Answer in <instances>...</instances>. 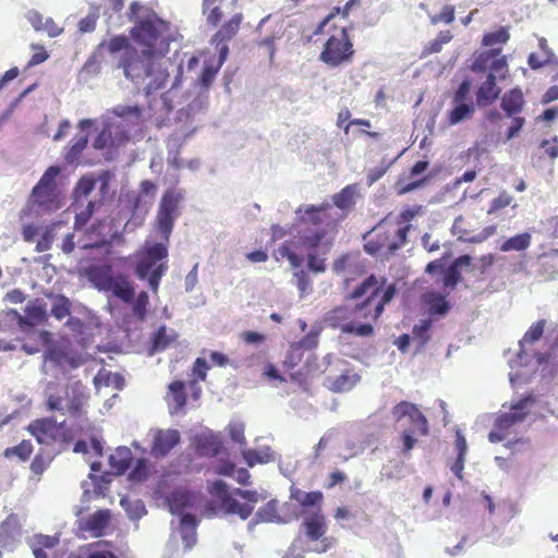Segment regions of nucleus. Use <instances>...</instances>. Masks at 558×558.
I'll list each match as a JSON object with an SVG mask.
<instances>
[{
    "label": "nucleus",
    "instance_id": "obj_3",
    "mask_svg": "<svg viewBox=\"0 0 558 558\" xmlns=\"http://www.w3.org/2000/svg\"><path fill=\"white\" fill-rule=\"evenodd\" d=\"M210 493L218 498L219 507L226 514H236L242 520H246L252 514L254 505L265 498L256 490H229L228 484L221 480L211 484Z\"/></svg>",
    "mask_w": 558,
    "mask_h": 558
},
{
    "label": "nucleus",
    "instance_id": "obj_44",
    "mask_svg": "<svg viewBox=\"0 0 558 558\" xmlns=\"http://www.w3.org/2000/svg\"><path fill=\"white\" fill-rule=\"evenodd\" d=\"M229 436L235 444H239L242 448L246 446V439L244 436L245 425L241 421H231L228 425Z\"/></svg>",
    "mask_w": 558,
    "mask_h": 558
},
{
    "label": "nucleus",
    "instance_id": "obj_19",
    "mask_svg": "<svg viewBox=\"0 0 558 558\" xmlns=\"http://www.w3.org/2000/svg\"><path fill=\"white\" fill-rule=\"evenodd\" d=\"M196 500V496L187 490H175L167 499L169 510L172 514L182 518L185 509L191 508Z\"/></svg>",
    "mask_w": 558,
    "mask_h": 558
},
{
    "label": "nucleus",
    "instance_id": "obj_22",
    "mask_svg": "<svg viewBox=\"0 0 558 558\" xmlns=\"http://www.w3.org/2000/svg\"><path fill=\"white\" fill-rule=\"evenodd\" d=\"M241 454L250 468L275 461V452L269 447H264L259 450L242 448Z\"/></svg>",
    "mask_w": 558,
    "mask_h": 558
},
{
    "label": "nucleus",
    "instance_id": "obj_57",
    "mask_svg": "<svg viewBox=\"0 0 558 558\" xmlns=\"http://www.w3.org/2000/svg\"><path fill=\"white\" fill-rule=\"evenodd\" d=\"M391 163H392V161L387 162V163L383 162L380 166L371 169L367 174V184L372 185L375 182H377L379 179H381L385 175V173L387 172V170Z\"/></svg>",
    "mask_w": 558,
    "mask_h": 558
},
{
    "label": "nucleus",
    "instance_id": "obj_20",
    "mask_svg": "<svg viewBox=\"0 0 558 558\" xmlns=\"http://www.w3.org/2000/svg\"><path fill=\"white\" fill-rule=\"evenodd\" d=\"M102 122V129L99 132V134L96 136V138L93 141V148L96 150H102L106 148L112 149V148H119L123 146L120 141H117L114 133L112 129L110 128L109 123L102 116L101 119Z\"/></svg>",
    "mask_w": 558,
    "mask_h": 558
},
{
    "label": "nucleus",
    "instance_id": "obj_35",
    "mask_svg": "<svg viewBox=\"0 0 558 558\" xmlns=\"http://www.w3.org/2000/svg\"><path fill=\"white\" fill-rule=\"evenodd\" d=\"M432 327L430 319H421L413 326V341L416 343L417 350L423 349L429 341L428 331Z\"/></svg>",
    "mask_w": 558,
    "mask_h": 558
},
{
    "label": "nucleus",
    "instance_id": "obj_38",
    "mask_svg": "<svg viewBox=\"0 0 558 558\" xmlns=\"http://www.w3.org/2000/svg\"><path fill=\"white\" fill-rule=\"evenodd\" d=\"M241 22L242 14H235L230 21L222 25L215 37L220 41L231 39L238 33Z\"/></svg>",
    "mask_w": 558,
    "mask_h": 558
},
{
    "label": "nucleus",
    "instance_id": "obj_12",
    "mask_svg": "<svg viewBox=\"0 0 558 558\" xmlns=\"http://www.w3.org/2000/svg\"><path fill=\"white\" fill-rule=\"evenodd\" d=\"M392 416L398 423L408 421L412 425L411 428L417 429L422 435H426L428 432V423L425 415L411 402L402 401L398 403L392 410Z\"/></svg>",
    "mask_w": 558,
    "mask_h": 558
},
{
    "label": "nucleus",
    "instance_id": "obj_32",
    "mask_svg": "<svg viewBox=\"0 0 558 558\" xmlns=\"http://www.w3.org/2000/svg\"><path fill=\"white\" fill-rule=\"evenodd\" d=\"M356 190V185H347L332 196L333 205L342 210L351 208L354 205Z\"/></svg>",
    "mask_w": 558,
    "mask_h": 558
},
{
    "label": "nucleus",
    "instance_id": "obj_4",
    "mask_svg": "<svg viewBox=\"0 0 558 558\" xmlns=\"http://www.w3.org/2000/svg\"><path fill=\"white\" fill-rule=\"evenodd\" d=\"M87 277L89 282L99 291L111 292L123 303L131 304L135 296L134 284L123 274L113 275L110 265L92 267Z\"/></svg>",
    "mask_w": 558,
    "mask_h": 558
},
{
    "label": "nucleus",
    "instance_id": "obj_58",
    "mask_svg": "<svg viewBox=\"0 0 558 558\" xmlns=\"http://www.w3.org/2000/svg\"><path fill=\"white\" fill-rule=\"evenodd\" d=\"M47 408L49 411L60 412L62 415L66 414V404L60 396L49 395L47 398Z\"/></svg>",
    "mask_w": 558,
    "mask_h": 558
},
{
    "label": "nucleus",
    "instance_id": "obj_54",
    "mask_svg": "<svg viewBox=\"0 0 558 558\" xmlns=\"http://www.w3.org/2000/svg\"><path fill=\"white\" fill-rule=\"evenodd\" d=\"M33 542L43 548L51 549L56 547L60 541L58 535L36 534L33 537Z\"/></svg>",
    "mask_w": 558,
    "mask_h": 558
},
{
    "label": "nucleus",
    "instance_id": "obj_8",
    "mask_svg": "<svg viewBox=\"0 0 558 558\" xmlns=\"http://www.w3.org/2000/svg\"><path fill=\"white\" fill-rule=\"evenodd\" d=\"M354 56L353 44L347 28H340L325 43L319 60L330 68H337L352 62Z\"/></svg>",
    "mask_w": 558,
    "mask_h": 558
},
{
    "label": "nucleus",
    "instance_id": "obj_50",
    "mask_svg": "<svg viewBox=\"0 0 558 558\" xmlns=\"http://www.w3.org/2000/svg\"><path fill=\"white\" fill-rule=\"evenodd\" d=\"M411 228H412V226L409 223V225H405L404 227L398 229V231H397L398 240L388 244V252L390 254H395L403 245H405V243L408 241V233Z\"/></svg>",
    "mask_w": 558,
    "mask_h": 558
},
{
    "label": "nucleus",
    "instance_id": "obj_21",
    "mask_svg": "<svg viewBox=\"0 0 558 558\" xmlns=\"http://www.w3.org/2000/svg\"><path fill=\"white\" fill-rule=\"evenodd\" d=\"M132 460L133 454L128 447H118L116 451L109 456V464L116 475H122L130 468Z\"/></svg>",
    "mask_w": 558,
    "mask_h": 558
},
{
    "label": "nucleus",
    "instance_id": "obj_62",
    "mask_svg": "<svg viewBox=\"0 0 558 558\" xmlns=\"http://www.w3.org/2000/svg\"><path fill=\"white\" fill-rule=\"evenodd\" d=\"M209 368L207 361L203 357H197L194 362L193 373L199 380L206 379V372Z\"/></svg>",
    "mask_w": 558,
    "mask_h": 558
},
{
    "label": "nucleus",
    "instance_id": "obj_39",
    "mask_svg": "<svg viewBox=\"0 0 558 558\" xmlns=\"http://www.w3.org/2000/svg\"><path fill=\"white\" fill-rule=\"evenodd\" d=\"M527 63L531 69L537 70L546 64L557 63V59L553 50H546L545 52H532L529 56Z\"/></svg>",
    "mask_w": 558,
    "mask_h": 558
},
{
    "label": "nucleus",
    "instance_id": "obj_16",
    "mask_svg": "<svg viewBox=\"0 0 558 558\" xmlns=\"http://www.w3.org/2000/svg\"><path fill=\"white\" fill-rule=\"evenodd\" d=\"M195 448L201 456L216 457L221 453L223 445L219 435L206 432L196 435Z\"/></svg>",
    "mask_w": 558,
    "mask_h": 558
},
{
    "label": "nucleus",
    "instance_id": "obj_61",
    "mask_svg": "<svg viewBox=\"0 0 558 558\" xmlns=\"http://www.w3.org/2000/svg\"><path fill=\"white\" fill-rule=\"evenodd\" d=\"M336 435V432L335 429H328L323 436L322 438L319 439L318 444L316 445L315 447V451H314V458L317 459L320 454V451L326 449V447L328 446V444L332 440V438L335 437Z\"/></svg>",
    "mask_w": 558,
    "mask_h": 558
},
{
    "label": "nucleus",
    "instance_id": "obj_6",
    "mask_svg": "<svg viewBox=\"0 0 558 558\" xmlns=\"http://www.w3.org/2000/svg\"><path fill=\"white\" fill-rule=\"evenodd\" d=\"M322 215L317 211L316 205H301L295 210V230L298 245L300 247H314L323 243L327 231L320 225Z\"/></svg>",
    "mask_w": 558,
    "mask_h": 558
},
{
    "label": "nucleus",
    "instance_id": "obj_40",
    "mask_svg": "<svg viewBox=\"0 0 558 558\" xmlns=\"http://www.w3.org/2000/svg\"><path fill=\"white\" fill-rule=\"evenodd\" d=\"M132 304V312L138 320H144L147 315V306L149 298L146 291H141L137 296H134Z\"/></svg>",
    "mask_w": 558,
    "mask_h": 558
},
{
    "label": "nucleus",
    "instance_id": "obj_45",
    "mask_svg": "<svg viewBox=\"0 0 558 558\" xmlns=\"http://www.w3.org/2000/svg\"><path fill=\"white\" fill-rule=\"evenodd\" d=\"M341 331L344 333H353L360 337H367L373 333L374 328L368 323L359 325H355L354 323H347L341 326Z\"/></svg>",
    "mask_w": 558,
    "mask_h": 558
},
{
    "label": "nucleus",
    "instance_id": "obj_59",
    "mask_svg": "<svg viewBox=\"0 0 558 558\" xmlns=\"http://www.w3.org/2000/svg\"><path fill=\"white\" fill-rule=\"evenodd\" d=\"M318 343V331H310L305 337H303L298 343V348H303L305 350L314 349Z\"/></svg>",
    "mask_w": 558,
    "mask_h": 558
},
{
    "label": "nucleus",
    "instance_id": "obj_41",
    "mask_svg": "<svg viewBox=\"0 0 558 558\" xmlns=\"http://www.w3.org/2000/svg\"><path fill=\"white\" fill-rule=\"evenodd\" d=\"M501 52L500 48H493L488 51L480 53L471 65L473 72H483L487 69L492 59L498 57Z\"/></svg>",
    "mask_w": 558,
    "mask_h": 558
},
{
    "label": "nucleus",
    "instance_id": "obj_18",
    "mask_svg": "<svg viewBox=\"0 0 558 558\" xmlns=\"http://www.w3.org/2000/svg\"><path fill=\"white\" fill-rule=\"evenodd\" d=\"M385 282L386 280L381 279V283L379 284L377 278L374 275H371L356 289L353 290V292L350 294V299H360L369 293L363 304V306H368L374 298L379 294V291L383 290Z\"/></svg>",
    "mask_w": 558,
    "mask_h": 558
},
{
    "label": "nucleus",
    "instance_id": "obj_23",
    "mask_svg": "<svg viewBox=\"0 0 558 558\" xmlns=\"http://www.w3.org/2000/svg\"><path fill=\"white\" fill-rule=\"evenodd\" d=\"M57 421L52 417L39 418L29 424L28 430L38 442L43 444L57 429Z\"/></svg>",
    "mask_w": 558,
    "mask_h": 558
},
{
    "label": "nucleus",
    "instance_id": "obj_14",
    "mask_svg": "<svg viewBox=\"0 0 558 558\" xmlns=\"http://www.w3.org/2000/svg\"><path fill=\"white\" fill-rule=\"evenodd\" d=\"M60 174L58 166H50L34 186L32 196L36 203L46 204L52 197L56 178Z\"/></svg>",
    "mask_w": 558,
    "mask_h": 558
},
{
    "label": "nucleus",
    "instance_id": "obj_37",
    "mask_svg": "<svg viewBox=\"0 0 558 558\" xmlns=\"http://www.w3.org/2000/svg\"><path fill=\"white\" fill-rule=\"evenodd\" d=\"M257 518V522H274V523H283V519L277 512L276 502L269 501L264 507L257 510L255 513Z\"/></svg>",
    "mask_w": 558,
    "mask_h": 558
},
{
    "label": "nucleus",
    "instance_id": "obj_33",
    "mask_svg": "<svg viewBox=\"0 0 558 558\" xmlns=\"http://www.w3.org/2000/svg\"><path fill=\"white\" fill-rule=\"evenodd\" d=\"M531 244V234L527 232L517 234L507 239L501 245L500 251L510 252V251H525Z\"/></svg>",
    "mask_w": 558,
    "mask_h": 558
},
{
    "label": "nucleus",
    "instance_id": "obj_42",
    "mask_svg": "<svg viewBox=\"0 0 558 558\" xmlns=\"http://www.w3.org/2000/svg\"><path fill=\"white\" fill-rule=\"evenodd\" d=\"M510 38V34L506 27H500L496 32L486 33L482 38V45L493 47L497 44H506Z\"/></svg>",
    "mask_w": 558,
    "mask_h": 558
},
{
    "label": "nucleus",
    "instance_id": "obj_26",
    "mask_svg": "<svg viewBox=\"0 0 558 558\" xmlns=\"http://www.w3.org/2000/svg\"><path fill=\"white\" fill-rule=\"evenodd\" d=\"M81 385L80 383H75L71 387L72 395L70 396L66 392V414H71L72 416H78L82 413V408L86 402V396L80 391Z\"/></svg>",
    "mask_w": 558,
    "mask_h": 558
},
{
    "label": "nucleus",
    "instance_id": "obj_5",
    "mask_svg": "<svg viewBox=\"0 0 558 558\" xmlns=\"http://www.w3.org/2000/svg\"><path fill=\"white\" fill-rule=\"evenodd\" d=\"M168 257V246L166 243H155L145 246L140 260L135 267V275L141 280H147L148 287L154 293L158 291L161 278L168 270L163 262Z\"/></svg>",
    "mask_w": 558,
    "mask_h": 558
},
{
    "label": "nucleus",
    "instance_id": "obj_11",
    "mask_svg": "<svg viewBox=\"0 0 558 558\" xmlns=\"http://www.w3.org/2000/svg\"><path fill=\"white\" fill-rule=\"evenodd\" d=\"M533 403L534 397L532 395H526L517 401H512L509 407V411L500 412L497 415L495 420V427L508 430L511 426L523 422Z\"/></svg>",
    "mask_w": 558,
    "mask_h": 558
},
{
    "label": "nucleus",
    "instance_id": "obj_55",
    "mask_svg": "<svg viewBox=\"0 0 558 558\" xmlns=\"http://www.w3.org/2000/svg\"><path fill=\"white\" fill-rule=\"evenodd\" d=\"M98 20V14L96 12L88 13L84 19H82L78 23V29L81 33H92L96 28V22Z\"/></svg>",
    "mask_w": 558,
    "mask_h": 558
},
{
    "label": "nucleus",
    "instance_id": "obj_28",
    "mask_svg": "<svg viewBox=\"0 0 558 558\" xmlns=\"http://www.w3.org/2000/svg\"><path fill=\"white\" fill-rule=\"evenodd\" d=\"M453 108L448 114V123L456 125L464 120L472 119L475 112V106L472 102H453Z\"/></svg>",
    "mask_w": 558,
    "mask_h": 558
},
{
    "label": "nucleus",
    "instance_id": "obj_56",
    "mask_svg": "<svg viewBox=\"0 0 558 558\" xmlns=\"http://www.w3.org/2000/svg\"><path fill=\"white\" fill-rule=\"evenodd\" d=\"M512 202V196L508 194L507 192H502L498 197L494 198L490 208L488 210V214L495 213L499 209H502L507 206H509Z\"/></svg>",
    "mask_w": 558,
    "mask_h": 558
},
{
    "label": "nucleus",
    "instance_id": "obj_13",
    "mask_svg": "<svg viewBox=\"0 0 558 558\" xmlns=\"http://www.w3.org/2000/svg\"><path fill=\"white\" fill-rule=\"evenodd\" d=\"M181 435L179 430L155 429L153 432L151 456L155 458L166 457L179 442Z\"/></svg>",
    "mask_w": 558,
    "mask_h": 558
},
{
    "label": "nucleus",
    "instance_id": "obj_15",
    "mask_svg": "<svg viewBox=\"0 0 558 558\" xmlns=\"http://www.w3.org/2000/svg\"><path fill=\"white\" fill-rule=\"evenodd\" d=\"M305 536L310 542H317L326 537L327 522L326 518L320 511H316L311 515L304 518L302 522Z\"/></svg>",
    "mask_w": 558,
    "mask_h": 558
},
{
    "label": "nucleus",
    "instance_id": "obj_7",
    "mask_svg": "<svg viewBox=\"0 0 558 558\" xmlns=\"http://www.w3.org/2000/svg\"><path fill=\"white\" fill-rule=\"evenodd\" d=\"M143 110L137 105H118L105 114L117 141L124 146L142 123Z\"/></svg>",
    "mask_w": 558,
    "mask_h": 558
},
{
    "label": "nucleus",
    "instance_id": "obj_2",
    "mask_svg": "<svg viewBox=\"0 0 558 558\" xmlns=\"http://www.w3.org/2000/svg\"><path fill=\"white\" fill-rule=\"evenodd\" d=\"M132 37L145 49L140 53H146L156 60L163 68V63L159 61L169 50L170 34L169 23L158 17L155 13H149L146 17L136 22L131 29Z\"/></svg>",
    "mask_w": 558,
    "mask_h": 558
},
{
    "label": "nucleus",
    "instance_id": "obj_48",
    "mask_svg": "<svg viewBox=\"0 0 558 558\" xmlns=\"http://www.w3.org/2000/svg\"><path fill=\"white\" fill-rule=\"evenodd\" d=\"M462 279L461 271L456 268L452 264L449 265L446 269L444 268V278L442 282L446 288H456V286Z\"/></svg>",
    "mask_w": 558,
    "mask_h": 558
},
{
    "label": "nucleus",
    "instance_id": "obj_47",
    "mask_svg": "<svg viewBox=\"0 0 558 558\" xmlns=\"http://www.w3.org/2000/svg\"><path fill=\"white\" fill-rule=\"evenodd\" d=\"M396 286L395 284H388L381 292V298L379 302L375 306V318L379 317L381 313L384 312L385 305L388 304L396 294Z\"/></svg>",
    "mask_w": 558,
    "mask_h": 558
},
{
    "label": "nucleus",
    "instance_id": "obj_52",
    "mask_svg": "<svg viewBox=\"0 0 558 558\" xmlns=\"http://www.w3.org/2000/svg\"><path fill=\"white\" fill-rule=\"evenodd\" d=\"M45 361L56 365L63 366L66 359V352L61 348L50 347L44 354Z\"/></svg>",
    "mask_w": 558,
    "mask_h": 558
},
{
    "label": "nucleus",
    "instance_id": "obj_9",
    "mask_svg": "<svg viewBox=\"0 0 558 558\" xmlns=\"http://www.w3.org/2000/svg\"><path fill=\"white\" fill-rule=\"evenodd\" d=\"M182 199L183 193L174 189L167 190L161 196L156 215V228L165 242L169 241L174 221L180 216L179 206Z\"/></svg>",
    "mask_w": 558,
    "mask_h": 558
},
{
    "label": "nucleus",
    "instance_id": "obj_17",
    "mask_svg": "<svg viewBox=\"0 0 558 558\" xmlns=\"http://www.w3.org/2000/svg\"><path fill=\"white\" fill-rule=\"evenodd\" d=\"M500 87L497 86L496 75L488 73L486 81L483 82L476 92V105L486 107L493 104L500 95Z\"/></svg>",
    "mask_w": 558,
    "mask_h": 558
},
{
    "label": "nucleus",
    "instance_id": "obj_24",
    "mask_svg": "<svg viewBox=\"0 0 558 558\" xmlns=\"http://www.w3.org/2000/svg\"><path fill=\"white\" fill-rule=\"evenodd\" d=\"M197 521L193 514H184L180 519L181 538L186 549H191L196 543Z\"/></svg>",
    "mask_w": 558,
    "mask_h": 558
},
{
    "label": "nucleus",
    "instance_id": "obj_1",
    "mask_svg": "<svg viewBox=\"0 0 558 558\" xmlns=\"http://www.w3.org/2000/svg\"><path fill=\"white\" fill-rule=\"evenodd\" d=\"M106 50L110 56L120 53L117 69H121L125 80L134 87L150 96L166 87L169 71L146 53H140L131 46L125 35H114L109 39H102L96 47V52Z\"/></svg>",
    "mask_w": 558,
    "mask_h": 558
},
{
    "label": "nucleus",
    "instance_id": "obj_51",
    "mask_svg": "<svg viewBox=\"0 0 558 558\" xmlns=\"http://www.w3.org/2000/svg\"><path fill=\"white\" fill-rule=\"evenodd\" d=\"M33 451L32 444L27 440H23L20 445L5 449V457L16 454L21 460H26Z\"/></svg>",
    "mask_w": 558,
    "mask_h": 558
},
{
    "label": "nucleus",
    "instance_id": "obj_30",
    "mask_svg": "<svg viewBox=\"0 0 558 558\" xmlns=\"http://www.w3.org/2000/svg\"><path fill=\"white\" fill-rule=\"evenodd\" d=\"M109 520V510H98L88 517L85 523V529L92 532L95 536H99L102 534L104 529L108 525Z\"/></svg>",
    "mask_w": 558,
    "mask_h": 558
},
{
    "label": "nucleus",
    "instance_id": "obj_29",
    "mask_svg": "<svg viewBox=\"0 0 558 558\" xmlns=\"http://www.w3.org/2000/svg\"><path fill=\"white\" fill-rule=\"evenodd\" d=\"M88 135L78 134L73 138V143L69 145L64 153V160L69 165H73L78 161L82 153L87 147Z\"/></svg>",
    "mask_w": 558,
    "mask_h": 558
},
{
    "label": "nucleus",
    "instance_id": "obj_34",
    "mask_svg": "<svg viewBox=\"0 0 558 558\" xmlns=\"http://www.w3.org/2000/svg\"><path fill=\"white\" fill-rule=\"evenodd\" d=\"M51 301L50 313L54 318L61 320L71 314V302L66 296L57 294L51 296Z\"/></svg>",
    "mask_w": 558,
    "mask_h": 558
},
{
    "label": "nucleus",
    "instance_id": "obj_63",
    "mask_svg": "<svg viewBox=\"0 0 558 558\" xmlns=\"http://www.w3.org/2000/svg\"><path fill=\"white\" fill-rule=\"evenodd\" d=\"M418 432L417 429L413 428H405L402 433V440H403V451L409 452L413 449L414 445L416 444V439L414 437V434Z\"/></svg>",
    "mask_w": 558,
    "mask_h": 558
},
{
    "label": "nucleus",
    "instance_id": "obj_10",
    "mask_svg": "<svg viewBox=\"0 0 558 558\" xmlns=\"http://www.w3.org/2000/svg\"><path fill=\"white\" fill-rule=\"evenodd\" d=\"M2 316L3 320L15 324L22 332H29L36 326L47 322V305L44 301L36 299L25 306L24 314L11 308L2 312Z\"/></svg>",
    "mask_w": 558,
    "mask_h": 558
},
{
    "label": "nucleus",
    "instance_id": "obj_43",
    "mask_svg": "<svg viewBox=\"0 0 558 558\" xmlns=\"http://www.w3.org/2000/svg\"><path fill=\"white\" fill-rule=\"evenodd\" d=\"M96 181L90 177H82L76 183L73 194L76 203L81 197H87L95 189Z\"/></svg>",
    "mask_w": 558,
    "mask_h": 558
},
{
    "label": "nucleus",
    "instance_id": "obj_25",
    "mask_svg": "<svg viewBox=\"0 0 558 558\" xmlns=\"http://www.w3.org/2000/svg\"><path fill=\"white\" fill-rule=\"evenodd\" d=\"M523 93L520 88H512L501 98V108L508 117L519 113L523 107Z\"/></svg>",
    "mask_w": 558,
    "mask_h": 558
},
{
    "label": "nucleus",
    "instance_id": "obj_36",
    "mask_svg": "<svg viewBox=\"0 0 558 558\" xmlns=\"http://www.w3.org/2000/svg\"><path fill=\"white\" fill-rule=\"evenodd\" d=\"M307 251V268L310 271L320 274L326 270L325 257L319 256L320 245L314 247H302Z\"/></svg>",
    "mask_w": 558,
    "mask_h": 558
},
{
    "label": "nucleus",
    "instance_id": "obj_60",
    "mask_svg": "<svg viewBox=\"0 0 558 558\" xmlns=\"http://www.w3.org/2000/svg\"><path fill=\"white\" fill-rule=\"evenodd\" d=\"M471 90V83L469 80H464L458 86V89L453 96V102H465L466 97Z\"/></svg>",
    "mask_w": 558,
    "mask_h": 558
},
{
    "label": "nucleus",
    "instance_id": "obj_27",
    "mask_svg": "<svg viewBox=\"0 0 558 558\" xmlns=\"http://www.w3.org/2000/svg\"><path fill=\"white\" fill-rule=\"evenodd\" d=\"M360 380L356 374L343 373L336 378L327 379V387L333 392H345L351 390Z\"/></svg>",
    "mask_w": 558,
    "mask_h": 558
},
{
    "label": "nucleus",
    "instance_id": "obj_46",
    "mask_svg": "<svg viewBox=\"0 0 558 558\" xmlns=\"http://www.w3.org/2000/svg\"><path fill=\"white\" fill-rule=\"evenodd\" d=\"M169 392L175 404V409H181L185 402L184 384L182 381H173L169 385Z\"/></svg>",
    "mask_w": 558,
    "mask_h": 558
},
{
    "label": "nucleus",
    "instance_id": "obj_31",
    "mask_svg": "<svg viewBox=\"0 0 558 558\" xmlns=\"http://www.w3.org/2000/svg\"><path fill=\"white\" fill-rule=\"evenodd\" d=\"M425 303L428 305L430 315L445 316L450 308L446 298L437 293L426 294Z\"/></svg>",
    "mask_w": 558,
    "mask_h": 558
},
{
    "label": "nucleus",
    "instance_id": "obj_49",
    "mask_svg": "<svg viewBox=\"0 0 558 558\" xmlns=\"http://www.w3.org/2000/svg\"><path fill=\"white\" fill-rule=\"evenodd\" d=\"M95 211V203L89 201L87 205L81 210L75 213L74 226L76 229L83 228L92 218Z\"/></svg>",
    "mask_w": 558,
    "mask_h": 558
},
{
    "label": "nucleus",
    "instance_id": "obj_64",
    "mask_svg": "<svg viewBox=\"0 0 558 558\" xmlns=\"http://www.w3.org/2000/svg\"><path fill=\"white\" fill-rule=\"evenodd\" d=\"M101 53L102 52H96V49H95L94 52L86 60V62L84 64V70L92 72L94 74H98L101 70L99 61H98V56H100Z\"/></svg>",
    "mask_w": 558,
    "mask_h": 558
},
{
    "label": "nucleus",
    "instance_id": "obj_53",
    "mask_svg": "<svg viewBox=\"0 0 558 558\" xmlns=\"http://www.w3.org/2000/svg\"><path fill=\"white\" fill-rule=\"evenodd\" d=\"M171 339L167 335L166 327H160L154 335L153 338V349L155 351L165 350L170 343Z\"/></svg>",
    "mask_w": 558,
    "mask_h": 558
}]
</instances>
